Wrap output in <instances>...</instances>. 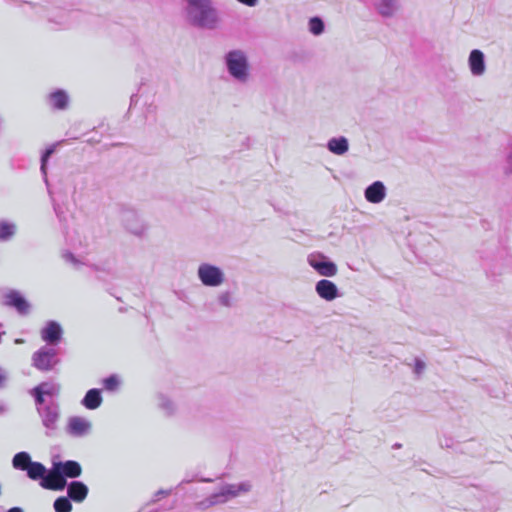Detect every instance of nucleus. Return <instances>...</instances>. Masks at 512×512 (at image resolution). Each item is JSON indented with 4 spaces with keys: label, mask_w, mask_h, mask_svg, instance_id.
I'll return each mask as SVG.
<instances>
[{
    "label": "nucleus",
    "mask_w": 512,
    "mask_h": 512,
    "mask_svg": "<svg viewBox=\"0 0 512 512\" xmlns=\"http://www.w3.org/2000/svg\"><path fill=\"white\" fill-rule=\"evenodd\" d=\"M21 3L27 5L34 11V15L40 18H45L47 23L54 30H67L71 29L83 21H85L88 15L80 10L59 5H52L49 2L36 3L22 1Z\"/></svg>",
    "instance_id": "obj_1"
},
{
    "label": "nucleus",
    "mask_w": 512,
    "mask_h": 512,
    "mask_svg": "<svg viewBox=\"0 0 512 512\" xmlns=\"http://www.w3.org/2000/svg\"><path fill=\"white\" fill-rule=\"evenodd\" d=\"M186 22L197 29L216 30L222 19L213 0H181Z\"/></svg>",
    "instance_id": "obj_2"
},
{
    "label": "nucleus",
    "mask_w": 512,
    "mask_h": 512,
    "mask_svg": "<svg viewBox=\"0 0 512 512\" xmlns=\"http://www.w3.org/2000/svg\"><path fill=\"white\" fill-rule=\"evenodd\" d=\"M82 474V466L78 461H62L59 455L51 458L50 476L52 482L45 481L43 488L52 491H63L68 486L67 479H76Z\"/></svg>",
    "instance_id": "obj_3"
},
{
    "label": "nucleus",
    "mask_w": 512,
    "mask_h": 512,
    "mask_svg": "<svg viewBox=\"0 0 512 512\" xmlns=\"http://www.w3.org/2000/svg\"><path fill=\"white\" fill-rule=\"evenodd\" d=\"M250 490L251 484L249 482H241L239 484L223 483L217 491L197 502L195 506L198 509L205 510L218 504H224L230 499L236 498L241 493H247Z\"/></svg>",
    "instance_id": "obj_4"
},
{
    "label": "nucleus",
    "mask_w": 512,
    "mask_h": 512,
    "mask_svg": "<svg viewBox=\"0 0 512 512\" xmlns=\"http://www.w3.org/2000/svg\"><path fill=\"white\" fill-rule=\"evenodd\" d=\"M35 408L41 424L45 428V436H54L61 418V408L58 401L51 399L48 402H42V404H35Z\"/></svg>",
    "instance_id": "obj_5"
},
{
    "label": "nucleus",
    "mask_w": 512,
    "mask_h": 512,
    "mask_svg": "<svg viewBox=\"0 0 512 512\" xmlns=\"http://www.w3.org/2000/svg\"><path fill=\"white\" fill-rule=\"evenodd\" d=\"M224 62L229 75L240 83H246L249 79V62L243 50L235 49L227 52Z\"/></svg>",
    "instance_id": "obj_6"
},
{
    "label": "nucleus",
    "mask_w": 512,
    "mask_h": 512,
    "mask_svg": "<svg viewBox=\"0 0 512 512\" xmlns=\"http://www.w3.org/2000/svg\"><path fill=\"white\" fill-rule=\"evenodd\" d=\"M59 362L57 350L47 345L42 346L32 355V365L40 371H50Z\"/></svg>",
    "instance_id": "obj_7"
},
{
    "label": "nucleus",
    "mask_w": 512,
    "mask_h": 512,
    "mask_svg": "<svg viewBox=\"0 0 512 512\" xmlns=\"http://www.w3.org/2000/svg\"><path fill=\"white\" fill-rule=\"evenodd\" d=\"M197 275L202 284L208 287H218L225 279L223 271L219 267L209 263L199 265Z\"/></svg>",
    "instance_id": "obj_8"
},
{
    "label": "nucleus",
    "mask_w": 512,
    "mask_h": 512,
    "mask_svg": "<svg viewBox=\"0 0 512 512\" xmlns=\"http://www.w3.org/2000/svg\"><path fill=\"white\" fill-rule=\"evenodd\" d=\"M3 304L14 308L20 315H27L31 310L30 303L15 289H10L3 295Z\"/></svg>",
    "instance_id": "obj_9"
},
{
    "label": "nucleus",
    "mask_w": 512,
    "mask_h": 512,
    "mask_svg": "<svg viewBox=\"0 0 512 512\" xmlns=\"http://www.w3.org/2000/svg\"><path fill=\"white\" fill-rule=\"evenodd\" d=\"M308 263L322 276L332 277L337 273L336 264L321 253L310 255L308 257Z\"/></svg>",
    "instance_id": "obj_10"
},
{
    "label": "nucleus",
    "mask_w": 512,
    "mask_h": 512,
    "mask_svg": "<svg viewBox=\"0 0 512 512\" xmlns=\"http://www.w3.org/2000/svg\"><path fill=\"white\" fill-rule=\"evenodd\" d=\"M61 387L57 383L41 382L30 390V395L33 397L35 404H42L48 402L45 397L50 398L58 397Z\"/></svg>",
    "instance_id": "obj_11"
},
{
    "label": "nucleus",
    "mask_w": 512,
    "mask_h": 512,
    "mask_svg": "<svg viewBox=\"0 0 512 512\" xmlns=\"http://www.w3.org/2000/svg\"><path fill=\"white\" fill-rule=\"evenodd\" d=\"M121 221L125 229L136 236L143 235L146 230L145 224L133 209H123L121 211Z\"/></svg>",
    "instance_id": "obj_12"
},
{
    "label": "nucleus",
    "mask_w": 512,
    "mask_h": 512,
    "mask_svg": "<svg viewBox=\"0 0 512 512\" xmlns=\"http://www.w3.org/2000/svg\"><path fill=\"white\" fill-rule=\"evenodd\" d=\"M91 431V422L80 416H71L68 419L66 432L72 437L80 438L88 435Z\"/></svg>",
    "instance_id": "obj_13"
},
{
    "label": "nucleus",
    "mask_w": 512,
    "mask_h": 512,
    "mask_svg": "<svg viewBox=\"0 0 512 512\" xmlns=\"http://www.w3.org/2000/svg\"><path fill=\"white\" fill-rule=\"evenodd\" d=\"M62 335L63 329L61 325L54 320L48 321L41 330V338L47 343V346L57 345L61 341Z\"/></svg>",
    "instance_id": "obj_14"
},
{
    "label": "nucleus",
    "mask_w": 512,
    "mask_h": 512,
    "mask_svg": "<svg viewBox=\"0 0 512 512\" xmlns=\"http://www.w3.org/2000/svg\"><path fill=\"white\" fill-rule=\"evenodd\" d=\"M26 475L33 481H40V486L43 488L45 481L52 482L50 476V468L47 469L41 462L33 461L26 469Z\"/></svg>",
    "instance_id": "obj_15"
},
{
    "label": "nucleus",
    "mask_w": 512,
    "mask_h": 512,
    "mask_svg": "<svg viewBox=\"0 0 512 512\" xmlns=\"http://www.w3.org/2000/svg\"><path fill=\"white\" fill-rule=\"evenodd\" d=\"M318 296L326 301H333L341 296L336 284L327 279L319 280L315 285Z\"/></svg>",
    "instance_id": "obj_16"
},
{
    "label": "nucleus",
    "mask_w": 512,
    "mask_h": 512,
    "mask_svg": "<svg viewBox=\"0 0 512 512\" xmlns=\"http://www.w3.org/2000/svg\"><path fill=\"white\" fill-rule=\"evenodd\" d=\"M387 194L386 187L382 181H375L364 190L365 199L373 204L381 203Z\"/></svg>",
    "instance_id": "obj_17"
},
{
    "label": "nucleus",
    "mask_w": 512,
    "mask_h": 512,
    "mask_svg": "<svg viewBox=\"0 0 512 512\" xmlns=\"http://www.w3.org/2000/svg\"><path fill=\"white\" fill-rule=\"evenodd\" d=\"M66 488L67 496L71 501L76 503H82L86 499L89 492L88 486L84 482L77 480L68 483Z\"/></svg>",
    "instance_id": "obj_18"
},
{
    "label": "nucleus",
    "mask_w": 512,
    "mask_h": 512,
    "mask_svg": "<svg viewBox=\"0 0 512 512\" xmlns=\"http://www.w3.org/2000/svg\"><path fill=\"white\" fill-rule=\"evenodd\" d=\"M373 7L384 18L393 17L400 8L399 0H373Z\"/></svg>",
    "instance_id": "obj_19"
},
{
    "label": "nucleus",
    "mask_w": 512,
    "mask_h": 512,
    "mask_svg": "<svg viewBox=\"0 0 512 512\" xmlns=\"http://www.w3.org/2000/svg\"><path fill=\"white\" fill-rule=\"evenodd\" d=\"M468 64L472 75H483L486 69L484 53L481 50L473 49L469 54Z\"/></svg>",
    "instance_id": "obj_20"
},
{
    "label": "nucleus",
    "mask_w": 512,
    "mask_h": 512,
    "mask_svg": "<svg viewBox=\"0 0 512 512\" xmlns=\"http://www.w3.org/2000/svg\"><path fill=\"white\" fill-rule=\"evenodd\" d=\"M49 106L54 110H66L69 107L70 98L63 89H56L47 96Z\"/></svg>",
    "instance_id": "obj_21"
},
{
    "label": "nucleus",
    "mask_w": 512,
    "mask_h": 512,
    "mask_svg": "<svg viewBox=\"0 0 512 512\" xmlns=\"http://www.w3.org/2000/svg\"><path fill=\"white\" fill-rule=\"evenodd\" d=\"M102 400L101 390L92 388L86 392L81 404L89 410H95L101 405Z\"/></svg>",
    "instance_id": "obj_22"
},
{
    "label": "nucleus",
    "mask_w": 512,
    "mask_h": 512,
    "mask_svg": "<svg viewBox=\"0 0 512 512\" xmlns=\"http://www.w3.org/2000/svg\"><path fill=\"white\" fill-rule=\"evenodd\" d=\"M327 148L333 154L343 155L348 151L349 143L344 136L334 137L328 141Z\"/></svg>",
    "instance_id": "obj_23"
},
{
    "label": "nucleus",
    "mask_w": 512,
    "mask_h": 512,
    "mask_svg": "<svg viewBox=\"0 0 512 512\" xmlns=\"http://www.w3.org/2000/svg\"><path fill=\"white\" fill-rule=\"evenodd\" d=\"M33 462L30 454L26 451L16 453L12 458V466L16 470L26 471L27 467Z\"/></svg>",
    "instance_id": "obj_24"
},
{
    "label": "nucleus",
    "mask_w": 512,
    "mask_h": 512,
    "mask_svg": "<svg viewBox=\"0 0 512 512\" xmlns=\"http://www.w3.org/2000/svg\"><path fill=\"white\" fill-rule=\"evenodd\" d=\"M16 232V226L7 221H0V241H8Z\"/></svg>",
    "instance_id": "obj_25"
},
{
    "label": "nucleus",
    "mask_w": 512,
    "mask_h": 512,
    "mask_svg": "<svg viewBox=\"0 0 512 512\" xmlns=\"http://www.w3.org/2000/svg\"><path fill=\"white\" fill-rule=\"evenodd\" d=\"M55 512H71L72 503L68 496H60L53 503Z\"/></svg>",
    "instance_id": "obj_26"
},
{
    "label": "nucleus",
    "mask_w": 512,
    "mask_h": 512,
    "mask_svg": "<svg viewBox=\"0 0 512 512\" xmlns=\"http://www.w3.org/2000/svg\"><path fill=\"white\" fill-rule=\"evenodd\" d=\"M308 26L309 31L315 36L321 35L325 30L324 21L318 16L310 18Z\"/></svg>",
    "instance_id": "obj_27"
},
{
    "label": "nucleus",
    "mask_w": 512,
    "mask_h": 512,
    "mask_svg": "<svg viewBox=\"0 0 512 512\" xmlns=\"http://www.w3.org/2000/svg\"><path fill=\"white\" fill-rule=\"evenodd\" d=\"M120 379L117 375L112 374L103 380V386L107 391H116L119 388Z\"/></svg>",
    "instance_id": "obj_28"
},
{
    "label": "nucleus",
    "mask_w": 512,
    "mask_h": 512,
    "mask_svg": "<svg viewBox=\"0 0 512 512\" xmlns=\"http://www.w3.org/2000/svg\"><path fill=\"white\" fill-rule=\"evenodd\" d=\"M159 407L167 414L172 415L175 411V405L174 403L167 397L161 395L160 396V402Z\"/></svg>",
    "instance_id": "obj_29"
},
{
    "label": "nucleus",
    "mask_w": 512,
    "mask_h": 512,
    "mask_svg": "<svg viewBox=\"0 0 512 512\" xmlns=\"http://www.w3.org/2000/svg\"><path fill=\"white\" fill-rule=\"evenodd\" d=\"M54 153V147L47 148L44 153L41 156V172L44 175L45 182L47 183V177H46V162L49 159V157Z\"/></svg>",
    "instance_id": "obj_30"
},
{
    "label": "nucleus",
    "mask_w": 512,
    "mask_h": 512,
    "mask_svg": "<svg viewBox=\"0 0 512 512\" xmlns=\"http://www.w3.org/2000/svg\"><path fill=\"white\" fill-rule=\"evenodd\" d=\"M218 303L224 307H232V293L230 291H225L219 294Z\"/></svg>",
    "instance_id": "obj_31"
},
{
    "label": "nucleus",
    "mask_w": 512,
    "mask_h": 512,
    "mask_svg": "<svg viewBox=\"0 0 512 512\" xmlns=\"http://www.w3.org/2000/svg\"><path fill=\"white\" fill-rule=\"evenodd\" d=\"M62 257L66 262L71 263L76 268H79L82 265V262L80 260H78L75 257V255L69 251H66L65 253H63Z\"/></svg>",
    "instance_id": "obj_32"
},
{
    "label": "nucleus",
    "mask_w": 512,
    "mask_h": 512,
    "mask_svg": "<svg viewBox=\"0 0 512 512\" xmlns=\"http://www.w3.org/2000/svg\"><path fill=\"white\" fill-rule=\"evenodd\" d=\"M439 445L441 448H453L454 439L449 436H443L442 438H439Z\"/></svg>",
    "instance_id": "obj_33"
},
{
    "label": "nucleus",
    "mask_w": 512,
    "mask_h": 512,
    "mask_svg": "<svg viewBox=\"0 0 512 512\" xmlns=\"http://www.w3.org/2000/svg\"><path fill=\"white\" fill-rule=\"evenodd\" d=\"M504 173L506 175L512 174V148L508 152L506 156V164L504 166Z\"/></svg>",
    "instance_id": "obj_34"
},
{
    "label": "nucleus",
    "mask_w": 512,
    "mask_h": 512,
    "mask_svg": "<svg viewBox=\"0 0 512 512\" xmlns=\"http://www.w3.org/2000/svg\"><path fill=\"white\" fill-rule=\"evenodd\" d=\"M425 363L419 359V358H416L415 359V365H414V373L417 374L418 376L421 375L423 373V371L425 370Z\"/></svg>",
    "instance_id": "obj_35"
},
{
    "label": "nucleus",
    "mask_w": 512,
    "mask_h": 512,
    "mask_svg": "<svg viewBox=\"0 0 512 512\" xmlns=\"http://www.w3.org/2000/svg\"><path fill=\"white\" fill-rule=\"evenodd\" d=\"M53 209L58 217V219L61 221L64 218V211L62 210L61 206L55 202H53Z\"/></svg>",
    "instance_id": "obj_36"
},
{
    "label": "nucleus",
    "mask_w": 512,
    "mask_h": 512,
    "mask_svg": "<svg viewBox=\"0 0 512 512\" xmlns=\"http://www.w3.org/2000/svg\"><path fill=\"white\" fill-rule=\"evenodd\" d=\"M7 379L8 377L6 371L0 367V389L6 386Z\"/></svg>",
    "instance_id": "obj_37"
},
{
    "label": "nucleus",
    "mask_w": 512,
    "mask_h": 512,
    "mask_svg": "<svg viewBox=\"0 0 512 512\" xmlns=\"http://www.w3.org/2000/svg\"><path fill=\"white\" fill-rule=\"evenodd\" d=\"M237 1L243 5L248 6V7H255L259 3V0H237Z\"/></svg>",
    "instance_id": "obj_38"
},
{
    "label": "nucleus",
    "mask_w": 512,
    "mask_h": 512,
    "mask_svg": "<svg viewBox=\"0 0 512 512\" xmlns=\"http://www.w3.org/2000/svg\"><path fill=\"white\" fill-rule=\"evenodd\" d=\"M169 494H170V490H163V489H160V490H158V491L155 493V495H154V496H155V498H154V500H153V501H157V500H159V498H160L161 496H167V495H169Z\"/></svg>",
    "instance_id": "obj_39"
},
{
    "label": "nucleus",
    "mask_w": 512,
    "mask_h": 512,
    "mask_svg": "<svg viewBox=\"0 0 512 512\" xmlns=\"http://www.w3.org/2000/svg\"><path fill=\"white\" fill-rule=\"evenodd\" d=\"M138 100H139L138 94H136V93L132 94L131 97H130V108L132 106L136 105Z\"/></svg>",
    "instance_id": "obj_40"
},
{
    "label": "nucleus",
    "mask_w": 512,
    "mask_h": 512,
    "mask_svg": "<svg viewBox=\"0 0 512 512\" xmlns=\"http://www.w3.org/2000/svg\"><path fill=\"white\" fill-rule=\"evenodd\" d=\"M7 411V405L4 402H0V415H4Z\"/></svg>",
    "instance_id": "obj_41"
},
{
    "label": "nucleus",
    "mask_w": 512,
    "mask_h": 512,
    "mask_svg": "<svg viewBox=\"0 0 512 512\" xmlns=\"http://www.w3.org/2000/svg\"><path fill=\"white\" fill-rule=\"evenodd\" d=\"M484 265H485V269H486V274L488 276H494L496 274L493 270L489 269L488 264H484Z\"/></svg>",
    "instance_id": "obj_42"
},
{
    "label": "nucleus",
    "mask_w": 512,
    "mask_h": 512,
    "mask_svg": "<svg viewBox=\"0 0 512 512\" xmlns=\"http://www.w3.org/2000/svg\"><path fill=\"white\" fill-rule=\"evenodd\" d=\"M7 512H24V511L20 507H12V508L8 509Z\"/></svg>",
    "instance_id": "obj_43"
},
{
    "label": "nucleus",
    "mask_w": 512,
    "mask_h": 512,
    "mask_svg": "<svg viewBox=\"0 0 512 512\" xmlns=\"http://www.w3.org/2000/svg\"><path fill=\"white\" fill-rule=\"evenodd\" d=\"M401 447H402V445H401L400 443H395V444L392 446V448H393V449H399V448H401Z\"/></svg>",
    "instance_id": "obj_44"
},
{
    "label": "nucleus",
    "mask_w": 512,
    "mask_h": 512,
    "mask_svg": "<svg viewBox=\"0 0 512 512\" xmlns=\"http://www.w3.org/2000/svg\"><path fill=\"white\" fill-rule=\"evenodd\" d=\"M202 481H204V482H210V481H212V480H211V479H203Z\"/></svg>",
    "instance_id": "obj_45"
}]
</instances>
